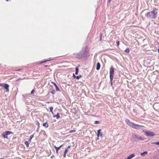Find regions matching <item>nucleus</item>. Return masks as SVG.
<instances>
[{"label": "nucleus", "instance_id": "36", "mask_svg": "<svg viewBox=\"0 0 159 159\" xmlns=\"http://www.w3.org/2000/svg\"><path fill=\"white\" fill-rule=\"evenodd\" d=\"M31 139H29V141H29V142H30V141H31Z\"/></svg>", "mask_w": 159, "mask_h": 159}, {"label": "nucleus", "instance_id": "16", "mask_svg": "<svg viewBox=\"0 0 159 159\" xmlns=\"http://www.w3.org/2000/svg\"><path fill=\"white\" fill-rule=\"evenodd\" d=\"M43 125L46 128L48 127V123L47 122L43 123Z\"/></svg>", "mask_w": 159, "mask_h": 159}, {"label": "nucleus", "instance_id": "14", "mask_svg": "<svg viewBox=\"0 0 159 159\" xmlns=\"http://www.w3.org/2000/svg\"><path fill=\"white\" fill-rule=\"evenodd\" d=\"M55 117H56L57 119H58L59 118H60V116H59V113H58L56 115H53V117L55 118Z\"/></svg>", "mask_w": 159, "mask_h": 159}, {"label": "nucleus", "instance_id": "3", "mask_svg": "<svg viewBox=\"0 0 159 159\" xmlns=\"http://www.w3.org/2000/svg\"><path fill=\"white\" fill-rule=\"evenodd\" d=\"M125 121L126 124L129 126L136 129H140L143 126L141 125L136 124L130 121L128 119H126Z\"/></svg>", "mask_w": 159, "mask_h": 159}, {"label": "nucleus", "instance_id": "31", "mask_svg": "<svg viewBox=\"0 0 159 159\" xmlns=\"http://www.w3.org/2000/svg\"><path fill=\"white\" fill-rule=\"evenodd\" d=\"M50 60H47V61H42L41 63H44V62H47V61H50Z\"/></svg>", "mask_w": 159, "mask_h": 159}, {"label": "nucleus", "instance_id": "42", "mask_svg": "<svg viewBox=\"0 0 159 159\" xmlns=\"http://www.w3.org/2000/svg\"><path fill=\"white\" fill-rule=\"evenodd\" d=\"M45 66L46 67H48V65H47V66Z\"/></svg>", "mask_w": 159, "mask_h": 159}, {"label": "nucleus", "instance_id": "21", "mask_svg": "<svg viewBox=\"0 0 159 159\" xmlns=\"http://www.w3.org/2000/svg\"><path fill=\"white\" fill-rule=\"evenodd\" d=\"M50 92L52 94H54L55 93V91L54 89H52V91H50Z\"/></svg>", "mask_w": 159, "mask_h": 159}, {"label": "nucleus", "instance_id": "26", "mask_svg": "<svg viewBox=\"0 0 159 159\" xmlns=\"http://www.w3.org/2000/svg\"><path fill=\"white\" fill-rule=\"evenodd\" d=\"M68 151V149H66L65 150V151L64 152V153L66 154Z\"/></svg>", "mask_w": 159, "mask_h": 159}, {"label": "nucleus", "instance_id": "23", "mask_svg": "<svg viewBox=\"0 0 159 159\" xmlns=\"http://www.w3.org/2000/svg\"><path fill=\"white\" fill-rule=\"evenodd\" d=\"M49 109H50V111L52 112V110L53 109V107H50L49 108Z\"/></svg>", "mask_w": 159, "mask_h": 159}, {"label": "nucleus", "instance_id": "7", "mask_svg": "<svg viewBox=\"0 0 159 159\" xmlns=\"http://www.w3.org/2000/svg\"><path fill=\"white\" fill-rule=\"evenodd\" d=\"M145 133L146 135L148 137H152L155 135V134L154 132L150 131H146Z\"/></svg>", "mask_w": 159, "mask_h": 159}, {"label": "nucleus", "instance_id": "2", "mask_svg": "<svg viewBox=\"0 0 159 159\" xmlns=\"http://www.w3.org/2000/svg\"><path fill=\"white\" fill-rule=\"evenodd\" d=\"M158 13L157 9L156 8H153L152 10L147 13L145 16L148 19H155L157 16Z\"/></svg>", "mask_w": 159, "mask_h": 159}, {"label": "nucleus", "instance_id": "30", "mask_svg": "<svg viewBox=\"0 0 159 159\" xmlns=\"http://www.w3.org/2000/svg\"><path fill=\"white\" fill-rule=\"evenodd\" d=\"M116 44L117 46H119V41H118L116 42Z\"/></svg>", "mask_w": 159, "mask_h": 159}, {"label": "nucleus", "instance_id": "13", "mask_svg": "<svg viewBox=\"0 0 159 159\" xmlns=\"http://www.w3.org/2000/svg\"><path fill=\"white\" fill-rule=\"evenodd\" d=\"M135 156V154H132L129 155L127 158V159H131Z\"/></svg>", "mask_w": 159, "mask_h": 159}, {"label": "nucleus", "instance_id": "44", "mask_svg": "<svg viewBox=\"0 0 159 159\" xmlns=\"http://www.w3.org/2000/svg\"><path fill=\"white\" fill-rule=\"evenodd\" d=\"M6 0L7 1H8L9 0Z\"/></svg>", "mask_w": 159, "mask_h": 159}, {"label": "nucleus", "instance_id": "39", "mask_svg": "<svg viewBox=\"0 0 159 159\" xmlns=\"http://www.w3.org/2000/svg\"><path fill=\"white\" fill-rule=\"evenodd\" d=\"M111 1V0H108V1L109 2H110Z\"/></svg>", "mask_w": 159, "mask_h": 159}, {"label": "nucleus", "instance_id": "40", "mask_svg": "<svg viewBox=\"0 0 159 159\" xmlns=\"http://www.w3.org/2000/svg\"><path fill=\"white\" fill-rule=\"evenodd\" d=\"M38 126H39V123H38Z\"/></svg>", "mask_w": 159, "mask_h": 159}, {"label": "nucleus", "instance_id": "46", "mask_svg": "<svg viewBox=\"0 0 159 159\" xmlns=\"http://www.w3.org/2000/svg\"><path fill=\"white\" fill-rule=\"evenodd\" d=\"M2 159V158H1V159Z\"/></svg>", "mask_w": 159, "mask_h": 159}, {"label": "nucleus", "instance_id": "11", "mask_svg": "<svg viewBox=\"0 0 159 159\" xmlns=\"http://www.w3.org/2000/svg\"><path fill=\"white\" fill-rule=\"evenodd\" d=\"M62 146V145H61L59 147H56L55 146H54V148L56 150V152L57 153H58V150L60 149L61 147Z\"/></svg>", "mask_w": 159, "mask_h": 159}, {"label": "nucleus", "instance_id": "10", "mask_svg": "<svg viewBox=\"0 0 159 159\" xmlns=\"http://www.w3.org/2000/svg\"><path fill=\"white\" fill-rule=\"evenodd\" d=\"M52 83L56 87V90L57 91H60V90L57 84L54 82H52Z\"/></svg>", "mask_w": 159, "mask_h": 159}, {"label": "nucleus", "instance_id": "8", "mask_svg": "<svg viewBox=\"0 0 159 159\" xmlns=\"http://www.w3.org/2000/svg\"><path fill=\"white\" fill-rule=\"evenodd\" d=\"M0 86L3 87L4 89H6L7 92H8L9 91V86L8 84H1L0 83Z\"/></svg>", "mask_w": 159, "mask_h": 159}, {"label": "nucleus", "instance_id": "4", "mask_svg": "<svg viewBox=\"0 0 159 159\" xmlns=\"http://www.w3.org/2000/svg\"><path fill=\"white\" fill-rule=\"evenodd\" d=\"M132 138L135 142L138 141L139 140H143V139L141 136L134 134L132 136Z\"/></svg>", "mask_w": 159, "mask_h": 159}, {"label": "nucleus", "instance_id": "24", "mask_svg": "<svg viewBox=\"0 0 159 159\" xmlns=\"http://www.w3.org/2000/svg\"><path fill=\"white\" fill-rule=\"evenodd\" d=\"M34 92H35V90H34V89H33V90H32V91H31L30 93H31V94H33V93H34Z\"/></svg>", "mask_w": 159, "mask_h": 159}, {"label": "nucleus", "instance_id": "6", "mask_svg": "<svg viewBox=\"0 0 159 159\" xmlns=\"http://www.w3.org/2000/svg\"><path fill=\"white\" fill-rule=\"evenodd\" d=\"M114 72V69L111 66L110 70V78L112 80L113 78V75Z\"/></svg>", "mask_w": 159, "mask_h": 159}, {"label": "nucleus", "instance_id": "32", "mask_svg": "<svg viewBox=\"0 0 159 159\" xmlns=\"http://www.w3.org/2000/svg\"><path fill=\"white\" fill-rule=\"evenodd\" d=\"M39 128H38L36 130V132H39Z\"/></svg>", "mask_w": 159, "mask_h": 159}, {"label": "nucleus", "instance_id": "17", "mask_svg": "<svg viewBox=\"0 0 159 159\" xmlns=\"http://www.w3.org/2000/svg\"><path fill=\"white\" fill-rule=\"evenodd\" d=\"M148 153V152L145 151L141 153L140 155L142 156H144Z\"/></svg>", "mask_w": 159, "mask_h": 159}, {"label": "nucleus", "instance_id": "15", "mask_svg": "<svg viewBox=\"0 0 159 159\" xmlns=\"http://www.w3.org/2000/svg\"><path fill=\"white\" fill-rule=\"evenodd\" d=\"M100 68V64L99 62L97 63L96 66V70H99Z\"/></svg>", "mask_w": 159, "mask_h": 159}, {"label": "nucleus", "instance_id": "37", "mask_svg": "<svg viewBox=\"0 0 159 159\" xmlns=\"http://www.w3.org/2000/svg\"><path fill=\"white\" fill-rule=\"evenodd\" d=\"M70 146H68V148H70Z\"/></svg>", "mask_w": 159, "mask_h": 159}, {"label": "nucleus", "instance_id": "29", "mask_svg": "<svg viewBox=\"0 0 159 159\" xmlns=\"http://www.w3.org/2000/svg\"><path fill=\"white\" fill-rule=\"evenodd\" d=\"M34 136V134L31 135L30 136V139H32V138Z\"/></svg>", "mask_w": 159, "mask_h": 159}, {"label": "nucleus", "instance_id": "38", "mask_svg": "<svg viewBox=\"0 0 159 159\" xmlns=\"http://www.w3.org/2000/svg\"><path fill=\"white\" fill-rule=\"evenodd\" d=\"M100 40H102V37H101H101H100Z\"/></svg>", "mask_w": 159, "mask_h": 159}, {"label": "nucleus", "instance_id": "12", "mask_svg": "<svg viewBox=\"0 0 159 159\" xmlns=\"http://www.w3.org/2000/svg\"><path fill=\"white\" fill-rule=\"evenodd\" d=\"M73 76L74 77V78H76L77 80H79L80 79V78H81V75H79V76H76L74 74H73Z\"/></svg>", "mask_w": 159, "mask_h": 159}, {"label": "nucleus", "instance_id": "34", "mask_svg": "<svg viewBox=\"0 0 159 159\" xmlns=\"http://www.w3.org/2000/svg\"><path fill=\"white\" fill-rule=\"evenodd\" d=\"M66 154H65V153H64V157H66Z\"/></svg>", "mask_w": 159, "mask_h": 159}, {"label": "nucleus", "instance_id": "1", "mask_svg": "<svg viewBox=\"0 0 159 159\" xmlns=\"http://www.w3.org/2000/svg\"><path fill=\"white\" fill-rule=\"evenodd\" d=\"M88 55L89 52L87 50L86 47H84L82 48L79 53L75 54L74 55L76 58L80 59L86 58Z\"/></svg>", "mask_w": 159, "mask_h": 159}, {"label": "nucleus", "instance_id": "25", "mask_svg": "<svg viewBox=\"0 0 159 159\" xmlns=\"http://www.w3.org/2000/svg\"><path fill=\"white\" fill-rule=\"evenodd\" d=\"M110 79V82H111V85L112 86L113 85V84H112V80H113V79H112V80H111V79Z\"/></svg>", "mask_w": 159, "mask_h": 159}, {"label": "nucleus", "instance_id": "28", "mask_svg": "<svg viewBox=\"0 0 159 159\" xmlns=\"http://www.w3.org/2000/svg\"><path fill=\"white\" fill-rule=\"evenodd\" d=\"M154 144L157 145H159V141L158 142H155Z\"/></svg>", "mask_w": 159, "mask_h": 159}, {"label": "nucleus", "instance_id": "5", "mask_svg": "<svg viewBox=\"0 0 159 159\" xmlns=\"http://www.w3.org/2000/svg\"><path fill=\"white\" fill-rule=\"evenodd\" d=\"M11 134H13V133L11 131H7L2 133V135L4 138L8 139V138L7 137V135H9Z\"/></svg>", "mask_w": 159, "mask_h": 159}, {"label": "nucleus", "instance_id": "43", "mask_svg": "<svg viewBox=\"0 0 159 159\" xmlns=\"http://www.w3.org/2000/svg\"><path fill=\"white\" fill-rule=\"evenodd\" d=\"M158 52L159 53V49H158Z\"/></svg>", "mask_w": 159, "mask_h": 159}, {"label": "nucleus", "instance_id": "22", "mask_svg": "<svg viewBox=\"0 0 159 159\" xmlns=\"http://www.w3.org/2000/svg\"><path fill=\"white\" fill-rule=\"evenodd\" d=\"M75 131H76V130H70L69 131V133H73V132H75Z\"/></svg>", "mask_w": 159, "mask_h": 159}, {"label": "nucleus", "instance_id": "18", "mask_svg": "<svg viewBox=\"0 0 159 159\" xmlns=\"http://www.w3.org/2000/svg\"><path fill=\"white\" fill-rule=\"evenodd\" d=\"M78 71H79V69H78V67H76L75 68V74L76 75H77L78 74Z\"/></svg>", "mask_w": 159, "mask_h": 159}, {"label": "nucleus", "instance_id": "41", "mask_svg": "<svg viewBox=\"0 0 159 159\" xmlns=\"http://www.w3.org/2000/svg\"><path fill=\"white\" fill-rule=\"evenodd\" d=\"M52 112V114L53 115V111H52V112Z\"/></svg>", "mask_w": 159, "mask_h": 159}, {"label": "nucleus", "instance_id": "35", "mask_svg": "<svg viewBox=\"0 0 159 159\" xmlns=\"http://www.w3.org/2000/svg\"><path fill=\"white\" fill-rule=\"evenodd\" d=\"M21 79H21L20 78V79H18L17 80H16V81H18V80H21Z\"/></svg>", "mask_w": 159, "mask_h": 159}, {"label": "nucleus", "instance_id": "45", "mask_svg": "<svg viewBox=\"0 0 159 159\" xmlns=\"http://www.w3.org/2000/svg\"><path fill=\"white\" fill-rule=\"evenodd\" d=\"M44 133H45V132L44 131Z\"/></svg>", "mask_w": 159, "mask_h": 159}, {"label": "nucleus", "instance_id": "9", "mask_svg": "<svg viewBox=\"0 0 159 159\" xmlns=\"http://www.w3.org/2000/svg\"><path fill=\"white\" fill-rule=\"evenodd\" d=\"M101 129H99L97 131V136L98 138L97 139H98L99 137V136H100L101 137H102V134L101 132Z\"/></svg>", "mask_w": 159, "mask_h": 159}, {"label": "nucleus", "instance_id": "20", "mask_svg": "<svg viewBox=\"0 0 159 159\" xmlns=\"http://www.w3.org/2000/svg\"><path fill=\"white\" fill-rule=\"evenodd\" d=\"M129 51H130L129 49L128 48H126L125 51V52L127 53H129Z\"/></svg>", "mask_w": 159, "mask_h": 159}, {"label": "nucleus", "instance_id": "33", "mask_svg": "<svg viewBox=\"0 0 159 159\" xmlns=\"http://www.w3.org/2000/svg\"><path fill=\"white\" fill-rule=\"evenodd\" d=\"M21 70V69H18V70H16V71H20V70Z\"/></svg>", "mask_w": 159, "mask_h": 159}, {"label": "nucleus", "instance_id": "27", "mask_svg": "<svg viewBox=\"0 0 159 159\" xmlns=\"http://www.w3.org/2000/svg\"><path fill=\"white\" fill-rule=\"evenodd\" d=\"M99 123H100V122L99 121H95V124H99Z\"/></svg>", "mask_w": 159, "mask_h": 159}, {"label": "nucleus", "instance_id": "19", "mask_svg": "<svg viewBox=\"0 0 159 159\" xmlns=\"http://www.w3.org/2000/svg\"><path fill=\"white\" fill-rule=\"evenodd\" d=\"M25 145L26 146L27 148L29 146V143L27 141H25Z\"/></svg>", "mask_w": 159, "mask_h": 159}]
</instances>
